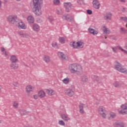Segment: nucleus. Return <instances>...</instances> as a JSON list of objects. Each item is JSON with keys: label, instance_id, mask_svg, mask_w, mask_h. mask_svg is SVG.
I'll list each match as a JSON object with an SVG mask.
<instances>
[{"label": "nucleus", "instance_id": "obj_1", "mask_svg": "<svg viewBox=\"0 0 127 127\" xmlns=\"http://www.w3.org/2000/svg\"><path fill=\"white\" fill-rule=\"evenodd\" d=\"M7 20L12 24H14V23L18 24L19 28H21V29H26V26H25L24 23L22 21H19V20L17 19V16H9L7 18Z\"/></svg>", "mask_w": 127, "mask_h": 127}, {"label": "nucleus", "instance_id": "obj_2", "mask_svg": "<svg viewBox=\"0 0 127 127\" xmlns=\"http://www.w3.org/2000/svg\"><path fill=\"white\" fill-rule=\"evenodd\" d=\"M33 2L34 11L36 15H41L42 11H41V4L43 3V0H32Z\"/></svg>", "mask_w": 127, "mask_h": 127}, {"label": "nucleus", "instance_id": "obj_3", "mask_svg": "<svg viewBox=\"0 0 127 127\" xmlns=\"http://www.w3.org/2000/svg\"><path fill=\"white\" fill-rule=\"evenodd\" d=\"M68 69L71 73H76L82 70V66L77 64H72L69 65Z\"/></svg>", "mask_w": 127, "mask_h": 127}, {"label": "nucleus", "instance_id": "obj_4", "mask_svg": "<svg viewBox=\"0 0 127 127\" xmlns=\"http://www.w3.org/2000/svg\"><path fill=\"white\" fill-rule=\"evenodd\" d=\"M64 93L68 97H73V96L75 95V87L71 85L69 88L64 90Z\"/></svg>", "mask_w": 127, "mask_h": 127}, {"label": "nucleus", "instance_id": "obj_5", "mask_svg": "<svg viewBox=\"0 0 127 127\" xmlns=\"http://www.w3.org/2000/svg\"><path fill=\"white\" fill-rule=\"evenodd\" d=\"M121 110H118V112L120 115H127V104H123L121 105Z\"/></svg>", "mask_w": 127, "mask_h": 127}, {"label": "nucleus", "instance_id": "obj_6", "mask_svg": "<svg viewBox=\"0 0 127 127\" xmlns=\"http://www.w3.org/2000/svg\"><path fill=\"white\" fill-rule=\"evenodd\" d=\"M64 6L65 8L66 12H69L70 10L72 9V4L71 2H64Z\"/></svg>", "mask_w": 127, "mask_h": 127}, {"label": "nucleus", "instance_id": "obj_7", "mask_svg": "<svg viewBox=\"0 0 127 127\" xmlns=\"http://www.w3.org/2000/svg\"><path fill=\"white\" fill-rule=\"evenodd\" d=\"M99 113L103 117L104 119H106V109L103 106H100L98 109Z\"/></svg>", "mask_w": 127, "mask_h": 127}, {"label": "nucleus", "instance_id": "obj_8", "mask_svg": "<svg viewBox=\"0 0 127 127\" xmlns=\"http://www.w3.org/2000/svg\"><path fill=\"white\" fill-rule=\"evenodd\" d=\"M63 19L64 20H67V21H69V22H73L74 18L72 17V16L70 15H63L62 16Z\"/></svg>", "mask_w": 127, "mask_h": 127}, {"label": "nucleus", "instance_id": "obj_9", "mask_svg": "<svg viewBox=\"0 0 127 127\" xmlns=\"http://www.w3.org/2000/svg\"><path fill=\"white\" fill-rule=\"evenodd\" d=\"M113 14L111 12H107L103 14V18L105 20H111Z\"/></svg>", "mask_w": 127, "mask_h": 127}, {"label": "nucleus", "instance_id": "obj_10", "mask_svg": "<svg viewBox=\"0 0 127 127\" xmlns=\"http://www.w3.org/2000/svg\"><path fill=\"white\" fill-rule=\"evenodd\" d=\"M114 63L115 64L114 65V68L118 71L120 70V69H122V67H123L124 66L121 64V63H119L118 61H115Z\"/></svg>", "mask_w": 127, "mask_h": 127}, {"label": "nucleus", "instance_id": "obj_11", "mask_svg": "<svg viewBox=\"0 0 127 127\" xmlns=\"http://www.w3.org/2000/svg\"><path fill=\"white\" fill-rule=\"evenodd\" d=\"M87 106L86 105V104H84V103H79L78 105L79 113H80V114H84L85 111L83 109H84V108H87Z\"/></svg>", "mask_w": 127, "mask_h": 127}, {"label": "nucleus", "instance_id": "obj_12", "mask_svg": "<svg viewBox=\"0 0 127 127\" xmlns=\"http://www.w3.org/2000/svg\"><path fill=\"white\" fill-rule=\"evenodd\" d=\"M93 5L94 8H96V9H99V8H100V5H101V4H100L99 0H94L93 1Z\"/></svg>", "mask_w": 127, "mask_h": 127}, {"label": "nucleus", "instance_id": "obj_13", "mask_svg": "<svg viewBox=\"0 0 127 127\" xmlns=\"http://www.w3.org/2000/svg\"><path fill=\"white\" fill-rule=\"evenodd\" d=\"M58 55L59 58H60V59H61L62 60H65V59H66V56H65V54L61 52H59L58 53Z\"/></svg>", "mask_w": 127, "mask_h": 127}, {"label": "nucleus", "instance_id": "obj_14", "mask_svg": "<svg viewBox=\"0 0 127 127\" xmlns=\"http://www.w3.org/2000/svg\"><path fill=\"white\" fill-rule=\"evenodd\" d=\"M10 67L11 69H13V70H16L18 68V64H16V63H12L10 64Z\"/></svg>", "mask_w": 127, "mask_h": 127}, {"label": "nucleus", "instance_id": "obj_15", "mask_svg": "<svg viewBox=\"0 0 127 127\" xmlns=\"http://www.w3.org/2000/svg\"><path fill=\"white\" fill-rule=\"evenodd\" d=\"M81 81L82 82V83H86V82H88V76L85 75H81Z\"/></svg>", "mask_w": 127, "mask_h": 127}, {"label": "nucleus", "instance_id": "obj_16", "mask_svg": "<svg viewBox=\"0 0 127 127\" xmlns=\"http://www.w3.org/2000/svg\"><path fill=\"white\" fill-rule=\"evenodd\" d=\"M34 31L38 32L40 30V27L37 24H34L32 27Z\"/></svg>", "mask_w": 127, "mask_h": 127}, {"label": "nucleus", "instance_id": "obj_17", "mask_svg": "<svg viewBox=\"0 0 127 127\" xmlns=\"http://www.w3.org/2000/svg\"><path fill=\"white\" fill-rule=\"evenodd\" d=\"M38 96L39 98L42 99V98H44L45 97V92L43 90H40L38 92Z\"/></svg>", "mask_w": 127, "mask_h": 127}, {"label": "nucleus", "instance_id": "obj_18", "mask_svg": "<svg viewBox=\"0 0 127 127\" xmlns=\"http://www.w3.org/2000/svg\"><path fill=\"white\" fill-rule=\"evenodd\" d=\"M27 21L29 23H34V18L32 16H29L27 18Z\"/></svg>", "mask_w": 127, "mask_h": 127}, {"label": "nucleus", "instance_id": "obj_19", "mask_svg": "<svg viewBox=\"0 0 127 127\" xmlns=\"http://www.w3.org/2000/svg\"><path fill=\"white\" fill-rule=\"evenodd\" d=\"M10 60L12 63H16V62L17 61V58L15 56L12 55L11 57Z\"/></svg>", "mask_w": 127, "mask_h": 127}, {"label": "nucleus", "instance_id": "obj_20", "mask_svg": "<svg viewBox=\"0 0 127 127\" xmlns=\"http://www.w3.org/2000/svg\"><path fill=\"white\" fill-rule=\"evenodd\" d=\"M118 72H120V73H123V74H126V75H127V68H125L124 66L120 69V70Z\"/></svg>", "mask_w": 127, "mask_h": 127}, {"label": "nucleus", "instance_id": "obj_21", "mask_svg": "<svg viewBox=\"0 0 127 127\" xmlns=\"http://www.w3.org/2000/svg\"><path fill=\"white\" fill-rule=\"evenodd\" d=\"M32 90H33V87L31 85H28L26 87V91L27 93H30V92H32Z\"/></svg>", "mask_w": 127, "mask_h": 127}, {"label": "nucleus", "instance_id": "obj_22", "mask_svg": "<svg viewBox=\"0 0 127 127\" xmlns=\"http://www.w3.org/2000/svg\"><path fill=\"white\" fill-rule=\"evenodd\" d=\"M44 61H45L46 63H49V62L51 61L50 57H49V56L45 55L44 58Z\"/></svg>", "mask_w": 127, "mask_h": 127}, {"label": "nucleus", "instance_id": "obj_23", "mask_svg": "<svg viewBox=\"0 0 127 127\" xmlns=\"http://www.w3.org/2000/svg\"><path fill=\"white\" fill-rule=\"evenodd\" d=\"M61 117L62 119H63V120H64V121H65V122H68V121L70 120L69 117H67L65 115H62Z\"/></svg>", "mask_w": 127, "mask_h": 127}, {"label": "nucleus", "instance_id": "obj_24", "mask_svg": "<svg viewBox=\"0 0 127 127\" xmlns=\"http://www.w3.org/2000/svg\"><path fill=\"white\" fill-rule=\"evenodd\" d=\"M113 85H114V87H115L116 88H120V87H121V86H122V84L118 81L115 82L113 83Z\"/></svg>", "mask_w": 127, "mask_h": 127}, {"label": "nucleus", "instance_id": "obj_25", "mask_svg": "<svg viewBox=\"0 0 127 127\" xmlns=\"http://www.w3.org/2000/svg\"><path fill=\"white\" fill-rule=\"evenodd\" d=\"M120 33L121 34H126L127 33V30L125 29V28H121L120 29Z\"/></svg>", "mask_w": 127, "mask_h": 127}, {"label": "nucleus", "instance_id": "obj_26", "mask_svg": "<svg viewBox=\"0 0 127 127\" xmlns=\"http://www.w3.org/2000/svg\"><path fill=\"white\" fill-rule=\"evenodd\" d=\"M91 78L94 81H96V82H99L100 80L99 77L97 75H92Z\"/></svg>", "mask_w": 127, "mask_h": 127}, {"label": "nucleus", "instance_id": "obj_27", "mask_svg": "<svg viewBox=\"0 0 127 127\" xmlns=\"http://www.w3.org/2000/svg\"><path fill=\"white\" fill-rule=\"evenodd\" d=\"M70 46L71 47H73V48H77V42L75 43V42H71L70 44Z\"/></svg>", "mask_w": 127, "mask_h": 127}, {"label": "nucleus", "instance_id": "obj_28", "mask_svg": "<svg viewBox=\"0 0 127 127\" xmlns=\"http://www.w3.org/2000/svg\"><path fill=\"white\" fill-rule=\"evenodd\" d=\"M110 117L109 118V120H110V119H115V118H116V113H114V112H111L109 114Z\"/></svg>", "mask_w": 127, "mask_h": 127}, {"label": "nucleus", "instance_id": "obj_29", "mask_svg": "<svg viewBox=\"0 0 127 127\" xmlns=\"http://www.w3.org/2000/svg\"><path fill=\"white\" fill-rule=\"evenodd\" d=\"M59 41L62 44H64V43H65V38L64 37H60Z\"/></svg>", "mask_w": 127, "mask_h": 127}, {"label": "nucleus", "instance_id": "obj_30", "mask_svg": "<svg viewBox=\"0 0 127 127\" xmlns=\"http://www.w3.org/2000/svg\"><path fill=\"white\" fill-rule=\"evenodd\" d=\"M70 81V79H69V78L66 77L65 78H64L63 80V83H64V84H67L69 83V82Z\"/></svg>", "mask_w": 127, "mask_h": 127}, {"label": "nucleus", "instance_id": "obj_31", "mask_svg": "<svg viewBox=\"0 0 127 127\" xmlns=\"http://www.w3.org/2000/svg\"><path fill=\"white\" fill-rule=\"evenodd\" d=\"M103 31L104 33H106V34H110V31L108 30V28H107L105 26L103 27Z\"/></svg>", "mask_w": 127, "mask_h": 127}, {"label": "nucleus", "instance_id": "obj_32", "mask_svg": "<svg viewBox=\"0 0 127 127\" xmlns=\"http://www.w3.org/2000/svg\"><path fill=\"white\" fill-rule=\"evenodd\" d=\"M47 93L48 95H50V96L53 95V91L51 89H47Z\"/></svg>", "mask_w": 127, "mask_h": 127}, {"label": "nucleus", "instance_id": "obj_33", "mask_svg": "<svg viewBox=\"0 0 127 127\" xmlns=\"http://www.w3.org/2000/svg\"><path fill=\"white\" fill-rule=\"evenodd\" d=\"M13 107H14L15 109H17V108H18V103H17V101L14 102Z\"/></svg>", "mask_w": 127, "mask_h": 127}, {"label": "nucleus", "instance_id": "obj_34", "mask_svg": "<svg viewBox=\"0 0 127 127\" xmlns=\"http://www.w3.org/2000/svg\"><path fill=\"white\" fill-rule=\"evenodd\" d=\"M52 46L54 47V48H58V45H57V43L54 42L52 44Z\"/></svg>", "mask_w": 127, "mask_h": 127}, {"label": "nucleus", "instance_id": "obj_35", "mask_svg": "<svg viewBox=\"0 0 127 127\" xmlns=\"http://www.w3.org/2000/svg\"><path fill=\"white\" fill-rule=\"evenodd\" d=\"M77 46L78 48V47H81V46L83 45V42L78 41L77 42Z\"/></svg>", "mask_w": 127, "mask_h": 127}, {"label": "nucleus", "instance_id": "obj_36", "mask_svg": "<svg viewBox=\"0 0 127 127\" xmlns=\"http://www.w3.org/2000/svg\"><path fill=\"white\" fill-rule=\"evenodd\" d=\"M53 2L54 4L58 5L60 3V0H54Z\"/></svg>", "mask_w": 127, "mask_h": 127}, {"label": "nucleus", "instance_id": "obj_37", "mask_svg": "<svg viewBox=\"0 0 127 127\" xmlns=\"http://www.w3.org/2000/svg\"><path fill=\"white\" fill-rule=\"evenodd\" d=\"M120 19H121L122 20H123L125 22H127V17H120Z\"/></svg>", "mask_w": 127, "mask_h": 127}, {"label": "nucleus", "instance_id": "obj_38", "mask_svg": "<svg viewBox=\"0 0 127 127\" xmlns=\"http://www.w3.org/2000/svg\"><path fill=\"white\" fill-rule=\"evenodd\" d=\"M59 125H60V126H65V123H64V121H63V120H61L59 122Z\"/></svg>", "mask_w": 127, "mask_h": 127}, {"label": "nucleus", "instance_id": "obj_39", "mask_svg": "<svg viewBox=\"0 0 127 127\" xmlns=\"http://www.w3.org/2000/svg\"><path fill=\"white\" fill-rule=\"evenodd\" d=\"M20 114H21V116H24V115H25V111L20 110Z\"/></svg>", "mask_w": 127, "mask_h": 127}, {"label": "nucleus", "instance_id": "obj_40", "mask_svg": "<svg viewBox=\"0 0 127 127\" xmlns=\"http://www.w3.org/2000/svg\"><path fill=\"white\" fill-rule=\"evenodd\" d=\"M120 123H119L118 122H116L114 124V126L115 127H120Z\"/></svg>", "mask_w": 127, "mask_h": 127}, {"label": "nucleus", "instance_id": "obj_41", "mask_svg": "<svg viewBox=\"0 0 127 127\" xmlns=\"http://www.w3.org/2000/svg\"><path fill=\"white\" fill-rule=\"evenodd\" d=\"M87 13H88V14H92V13H93V12L91 10L88 9L87 10Z\"/></svg>", "mask_w": 127, "mask_h": 127}, {"label": "nucleus", "instance_id": "obj_42", "mask_svg": "<svg viewBox=\"0 0 127 127\" xmlns=\"http://www.w3.org/2000/svg\"><path fill=\"white\" fill-rule=\"evenodd\" d=\"M95 30H94L93 29H88V31L89 32H90V33H91V34H93V32Z\"/></svg>", "mask_w": 127, "mask_h": 127}, {"label": "nucleus", "instance_id": "obj_43", "mask_svg": "<svg viewBox=\"0 0 127 127\" xmlns=\"http://www.w3.org/2000/svg\"><path fill=\"white\" fill-rule=\"evenodd\" d=\"M48 19L51 22L52 21H53V17H51V16H50L48 17Z\"/></svg>", "mask_w": 127, "mask_h": 127}, {"label": "nucleus", "instance_id": "obj_44", "mask_svg": "<svg viewBox=\"0 0 127 127\" xmlns=\"http://www.w3.org/2000/svg\"><path fill=\"white\" fill-rule=\"evenodd\" d=\"M13 85L14 87H18V83L17 82H13Z\"/></svg>", "mask_w": 127, "mask_h": 127}, {"label": "nucleus", "instance_id": "obj_45", "mask_svg": "<svg viewBox=\"0 0 127 127\" xmlns=\"http://www.w3.org/2000/svg\"><path fill=\"white\" fill-rule=\"evenodd\" d=\"M23 37H25V38H29V36L27 34H24Z\"/></svg>", "mask_w": 127, "mask_h": 127}, {"label": "nucleus", "instance_id": "obj_46", "mask_svg": "<svg viewBox=\"0 0 127 127\" xmlns=\"http://www.w3.org/2000/svg\"><path fill=\"white\" fill-rule=\"evenodd\" d=\"M112 49L113 50V52H114L115 53H116L117 52V48L112 47Z\"/></svg>", "mask_w": 127, "mask_h": 127}, {"label": "nucleus", "instance_id": "obj_47", "mask_svg": "<svg viewBox=\"0 0 127 127\" xmlns=\"http://www.w3.org/2000/svg\"><path fill=\"white\" fill-rule=\"evenodd\" d=\"M92 34L93 35H96L98 34V31L94 30V31L93 32V33H92Z\"/></svg>", "mask_w": 127, "mask_h": 127}, {"label": "nucleus", "instance_id": "obj_48", "mask_svg": "<svg viewBox=\"0 0 127 127\" xmlns=\"http://www.w3.org/2000/svg\"><path fill=\"white\" fill-rule=\"evenodd\" d=\"M0 50L2 52H5V49H4V48L1 47H0Z\"/></svg>", "mask_w": 127, "mask_h": 127}, {"label": "nucleus", "instance_id": "obj_49", "mask_svg": "<svg viewBox=\"0 0 127 127\" xmlns=\"http://www.w3.org/2000/svg\"><path fill=\"white\" fill-rule=\"evenodd\" d=\"M120 127H125V124L123 123H120L119 125Z\"/></svg>", "mask_w": 127, "mask_h": 127}, {"label": "nucleus", "instance_id": "obj_50", "mask_svg": "<svg viewBox=\"0 0 127 127\" xmlns=\"http://www.w3.org/2000/svg\"><path fill=\"white\" fill-rule=\"evenodd\" d=\"M33 97L34 99L35 100H37V99H38V96H37V95H33Z\"/></svg>", "mask_w": 127, "mask_h": 127}, {"label": "nucleus", "instance_id": "obj_51", "mask_svg": "<svg viewBox=\"0 0 127 127\" xmlns=\"http://www.w3.org/2000/svg\"><path fill=\"white\" fill-rule=\"evenodd\" d=\"M117 48H118V49H120V50L124 51V49L123 48H122V47H121V46H117Z\"/></svg>", "mask_w": 127, "mask_h": 127}, {"label": "nucleus", "instance_id": "obj_52", "mask_svg": "<svg viewBox=\"0 0 127 127\" xmlns=\"http://www.w3.org/2000/svg\"><path fill=\"white\" fill-rule=\"evenodd\" d=\"M120 2H126V0H119Z\"/></svg>", "mask_w": 127, "mask_h": 127}, {"label": "nucleus", "instance_id": "obj_53", "mask_svg": "<svg viewBox=\"0 0 127 127\" xmlns=\"http://www.w3.org/2000/svg\"><path fill=\"white\" fill-rule=\"evenodd\" d=\"M1 89H2V87L0 85V93H1Z\"/></svg>", "mask_w": 127, "mask_h": 127}, {"label": "nucleus", "instance_id": "obj_54", "mask_svg": "<svg viewBox=\"0 0 127 127\" xmlns=\"http://www.w3.org/2000/svg\"><path fill=\"white\" fill-rule=\"evenodd\" d=\"M20 35H22L23 37L24 35V34H23V33H20Z\"/></svg>", "mask_w": 127, "mask_h": 127}, {"label": "nucleus", "instance_id": "obj_55", "mask_svg": "<svg viewBox=\"0 0 127 127\" xmlns=\"http://www.w3.org/2000/svg\"><path fill=\"white\" fill-rule=\"evenodd\" d=\"M124 51V53H126V54H127V51L124 50V51Z\"/></svg>", "mask_w": 127, "mask_h": 127}, {"label": "nucleus", "instance_id": "obj_56", "mask_svg": "<svg viewBox=\"0 0 127 127\" xmlns=\"http://www.w3.org/2000/svg\"><path fill=\"white\" fill-rule=\"evenodd\" d=\"M1 3H2L1 1H0V7H1Z\"/></svg>", "mask_w": 127, "mask_h": 127}, {"label": "nucleus", "instance_id": "obj_57", "mask_svg": "<svg viewBox=\"0 0 127 127\" xmlns=\"http://www.w3.org/2000/svg\"><path fill=\"white\" fill-rule=\"evenodd\" d=\"M4 55L6 56V55H7V54H6V51H5L4 52Z\"/></svg>", "mask_w": 127, "mask_h": 127}, {"label": "nucleus", "instance_id": "obj_58", "mask_svg": "<svg viewBox=\"0 0 127 127\" xmlns=\"http://www.w3.org/2000/svg\"><path fill=\"white\" fill-rule=\"evenodd\" d=\"M125 9H126V8H123V10H122V11H123V12H124V11H125Z\"/></svg>", "mask_w": 127, "mask_h": 127}, {"label": "nucleus", "instance_id": "obj_59", "mask_svg": "<svg viewBox=\"0 0 127 127\" xmlns=\"http://www.w3.org/2000/svg\"><path fill=\"white\" fill-rule=\"evenodd\" d=\"M80 1V0H77V3H79V1Z\"/></svg>", "mask_w": 127, "mask_h": 127}, {"label": "nucleus", "instance_id": "obj_60", "mask_svg": "<svg viewBox=\"0 0 127 127\" xmlns=\"http://www.w3.org/2000/svg\"><path fill=\"white\" fill-rule=\"evenodd\" d=\"M17 0V1H20V0Z\"/></svg>", "mask_w": 127, "mask_h": 127}, {"label": "nucleus", "instance_id": "obj_61", "mask_svg": "<svg viewBox=\"0 0 127 127\" xmlns=\"http://www.w3.org/2000/svg\"><path fill=\"white\" fill-rule=\"evenodd\" d=\"M5 1V2H6V1H7V0H4Z\"/></svg>", "mask_w": 127, "mask_h": 127}, {"label": "nucleus", "instance_id": "obj_62", "mask_svg": "<svg viewBox=\"0 0 127 127\" xmlns=\"http://www.w3.org/2000/svg\"><path fill=\"white\" fill-rule=\"evenodd\" d=\"M105 39H107V36H105Z\"/></svg>", "mask_w": 127, "mask_h": 127}, {"label": "nucleus", "instance_id": "obj_63", "mask_svg": "<svg viewBox=\"0 0 127 127\" xmlns=\"http://www.w3.org/2000/svg\"><path fill=\"white\" fill-rule=\"evenodd\" d=\"M1 121L0 120V124H1Z\"/></svg>", "mask_w": 127, "mask_h": 127}, {"label": "nucleus", "instance_id": "obj_64", "mask_svg": "<svg viewBox=\"0 0 127 127\" xmlns=\"http://www.w3.org/2000/svg\"><path fill=\"white\" fill-rule=\"evenodd\" d=\"M25 66H26V67H28V65H25Z\"/></svg>", "mask_w": 127, "mask_h": 127}]
</instances>
